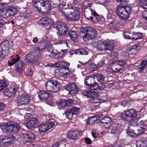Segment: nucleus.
I'll return each mask as SVG.
<instances>
[{"label": "nucleus", "instance_id": "0e129e2a", "mask_svg": "<svg viewBox=\"0 0 147 147\" xmlns=\"http://www.w3.org/2000/svg\"><path fill=\"white\" fill-rule=\"evenodd\" d=\"M77 51L78 49L71 50L69 51V53L71 55H72L74 54H78V52H77Z\"/></svg>", "mask_w": 147, "mask_h": 147}, {"label": "nucleus", "instance_id": "a19ab883", "mask_svg": "<svg viewBox=\"0 0 147 147\" xmlns=\"http://www.w3.org/2000/svg\"><path fill=\"white\" fill-rule=\"evenodd\" d=\"M69 119H71L74 115L70 109L65 111L64 114Z\"/></svg>", "mask_w": 147, "mask_h": 147}, {"label": "nucleus", "instance_id": "b1692460", "mask_svg": "<svg viewBox=\"0 0 147 147\" xmlns=\"http://www.w3.org/2000/svg\"><path fill=\"white\" fill-rule=\"evenodd\" d=\"M80 10L74 12V13H69L65 17L69 20L76 21L80 17Z\"/></svg>", "mask_w": 147, "mask_h": 147}, {"label": "nucleus", "instance_id": "f257e3e1", "mask_svg": "<svg viewBox=\"0 0 147 147\" xmlns=\"http://www.w3.org/2000/svg\"><path fill=\"white\" fill-rule=\"evenodd\" d=\"M32 3L39 12H41V9L43 8L42 12L45 14L49 13L51 10L50 0H32Z\"/></svg>", "mask_w": 147, "mask_h": 147}, {"label": "nucleus", "instance_id": "864d4df0", "mask_svg": "<svg viewBox=\"0 0 147 147\" xmlns=\"http://www.w3.org/2000/svg\"><path fill=\"white\" fill-rule=\"evenodd\" d=\"M70 109L72 111L74 115H77L79 113L80 111V109L79 108L76 107H73Z\"/></svg>", "mask_w": 147, "mask_h": 147}, {"label": "nucleus", "instance_id": "8fccbe9b", "mask_svg": "<svg viewBox=\"0 0 147 147\" xmlns=\"http://www.w3.org/2000/svg\"><path fill=\"white\" fill-rule=\"evenodd\" d=\"M139 5L142 8L147 9V0H140L139 2Z\"/></svg>", "mask_w": 147, "mask_h": 147}, {"label": "nucleus", "instance_id": "bf43d9fd", "mask_svg": "<svg viewBox=\"0 0 147 147\" xmlns=\"http://www.w3.org/2000/svg\"><path fill=\"white\" fill-rule=\"evenodd\" d=\"M97 64L98 67H101L105 64V61L104 59L101 60Z\"/></svg>", "mask_w": 147, "mask_h": 147}, {"label": "nucleus", "instance_id": "9d476101", "mask_svg": "<svg viewBox=\"0 0 147 147\" xmlns=\"http://www.w3.org/2000/svg\"><path fill=\"white\" fill-rule=\"evenodd\" d=\"M54 28L57 29V33L60 36L65 34L68 30V28L67 25L61 22H57L53 25Z\"/></svg>", "mask_w": 147, "mask_h": 147}, {"label": "nucleus", "instance_id": "680f3d73", "mask_svg": "<svg viewBox=\"0 0 147 147\" xmlns=\"http://www.w3.org/2000/svg\"><path fill=\"white\" fill-rule=\"evenodd\" d=\"M85 142L86 144L89 145L90 144L92 143L91 140L88 138H86L85 139Z\"/></svg>", "mask_w": 147, "mask_h": 147}, {"label": "nucleus", "instance_id": "423d86ee", "mask_svg": "<svg viewBox=\"0 0 147 147\" xmlns=\"http://www.w3.org/2000/svg\"><path fill=\"white\" fill-rule=\"evenodd\" d=\"M82 93L84 96L92 98L89 100V102L92 104L102 103L105 101L104 100L96 98L98 95V92L84 90L82 91Z\"/></svg>", "mask_w": 147, "mask_h": 147}, {"label": "nucleus", "instance_id": "f704fd0d", "mask_svg": "<svg viewBox=\"0 0 147 147\" xmlns=\"http://www.w3.org/2000/svg\"><path fill=\"white\" fill-rule=\"evenodd\" d=\"M94 79H96L98 82H104L106 77L102 74L98 73L93 74Z\"/></svg>", "mask_w": 147, "mask_h": 147}, {"label": "nucleus", "instance_id": "603ef678", "mask_svg": "<svg viewBox=\"0 0 147 147\" xmlns=\"http://www.w3.org/2000/svg\"><path fill=\"white\" fill-rule=\"evenodd\" d=\"M77 52H78V54L82 55H86L88 54L87 51L84 49H78Z\"/></svg>", "mask_w": 147, "mask_h": 147}, {"label": "nucleus", "instance_id": "473e14b6", "mask_svg": "<svg viewBox=\"0 0 147 147\" xmlns=\"http://www.w3.org/2000/svg\"><path fill=\"white\" fill-rule=\"evenodd\" d=\"M11 133L13 132L16 133L19 131L20 129V126L18 124L15 123L13 124H10V127Z\"/></svg>", "mask_w": 147, "mask_h": 147}, {"label": "nucleus", "instance_id": "4be33fe9", "mask_svg": "<svg viewBox=\"0 0 147 147\" xmlns=\"http://www.w3.org/2000/svg\"><path fill=\"white\" fill-rule=\"evenodd\" d=\"M54 125L53 122L40 124L38 126L39 131L41 133H45L53 127Z\"/></svg>", "mask_w": 147, "mask_h": 147}, {"label": "nucleus", "instance_id": "a18cd8bd", "mask_svg": "<svg viewBox=\"0 0 147 147\" xmlns=\"http://www.w3.org/2000/svg\"><path fill=\"white\" fill-rule=\"evenodd\" d=\"M34 59L32 53L29 54L26 56L25 61L26 62H31L35 61Z\"/></svg>", "mask_w": 147, "mask_h": 147}, {"label": "nucleus", "instance_id": "37998d69", "mask_svg": "<svg viewBox=\"0 0 147 147\" xmlns=\"http://www.w3.org/2000/svg\"><path fill=\"white\" fill-rule=\"evenodd\" d=\"M92 5V3L88 1H85L83 2L82 5L84 8L85 9H88L89 8L90 9V7Z\"/></svg>", "mask_w": 147, "mask_h": 147}, {"label": "nucleus", "instance_id": "69168bd1", "mask_svg": "<svg viewBox=\"0 0 147 147\" xmlns=\"http://www.w3.org/2000/svg\"><path fill=\"white\" fill-rule=\"evenodd\" d=\"M65 100L67 103V106L70 105L71 104L73 103V101L71 100Z\"/></svg>", "mask_w": 147, "mask_h": 147}, {"label": "nucleus", "instance_id": "c85d7f7f", "mask_svg": "<svg viewBox=\"0 0 147 147\" xmlns=\"http://www.w3.org/2000/svg\"><path fill=\"white\" fill-rule=\"evenodd\" d=\"M109 29L119 30L122 27V25L119 22L111 23L107 26Z\"/></svg>", "mask_w": 147, "mask_h": 147}, {"label": "nucleus", "instance_id": "0eeeda50", "mask_svg": "<svg viewBox=\"0 0 147 147\" xmlns=\"http://www.w3.org/2000/svg\"><path fill=\"white\" fill-rule=\"evenodd\" d=\"M84 13V16L87 20H90L92 22H98L99 20V15L94 10L89 8L88 9H85Z\"/></svg>", "mask_w": 147, "mask_h": 147}, {"label": "nucleus", "instance_id": "72a5a7b5", "mask_svg": "<svg viewBox=\"0 0 147 147\" xmlns=\"http://www.w3.org/2000/svg\"><path fill=\"white\" fill-rule=\"evenodd\" d=\"M10 127V123H7L6 125L2 126L1 125V129L2 132L5 133L9 134L11 133V129Z\"/></svg>", "mask_w": 147, "mask_h": 147}, {"label": "nucleus", "instance_id": "f03ea898", "mask_svg": "<svg viewBox=\"0 0 147 147\" xmlns=\"http://www.w3.org/2000/svg\"><path fill=\"white\" fill-rule=\"evenodd\" d=\"M7 3H1V7L3 6L5 7L1 8V12L3 13L1 15V17L6 18L9 17L14 16L17 13V10L16 8L13 7H6Z\"/></svg>", "mask_w": 147, "mask_h": 147}, {"label": "nucleus", "instance_id": "dca6fc26", "mask_svg": "<svg viewBox=\"0 0 147 147\" xmlns=\"http://www.w3.org/2000/svg\"><path fill=\"white\" fill-rule=\"evenodd\" d=\"M22 142L24 144L27 142H31L35 138L33 133L31 132H26L24 131L22 132Z\"/></svg>", "mask_w": 147, "mask_h": 147}, {"label": "nucleus", "instance_id": "5701e85b", "mask_svg": "<svg viewBox=\"0 0 147 147\" xmlns=\"http://www.w3.org/2000/svg\"><path fill=\"white\" fill-rule=\"evenodd\" d=\"M54 65L57 67H59L65 69L67 71L64 73V74L68 75L69 73V71L68 69L69 66V63L67 62L59 61L58 62L55 63L54 64Z\"/></svg>", "mask_w": 147, "mask_h": 147}, {"label": "nucleus", "instance_id": "58836bf2", "mask_svg": "<svg viewBox=\"0 0 147 147\" xmlns=\"http://www.w3.org/2000/svg\"><path fill=\"white\" fill-rule=\"evenodd\" d=\"M105 51L110 50L112 51L114 49L113 43L111 42H105Z\"/></svg>", "mask_w": 147, "mask_h": 147}, {"label": "nucleus", "instance_id": "7c9ffc66", "mask_svg": "<svg viewBox=\"0 0 147 147\" xmlns=\"http://www.w3.org/2000/svg\"><path fill=\"white\" fill-rule=\"evenodd\" d=\"M41 24L44 27L50 25L53 23V20L46 17L42 18L41 20Z\"/></svg>", "mask_w": 147, "mask_h": 147}, {"label": "nucleus", "instance_id": "393cba45", "mask_svg": "<svg viewBox=\"0 0 147 147\" xmlns=\"http://www.w3.org/2000/svg\"><path fill=\"white\" fill-rule=\"evenodd\" d=\"M38 97L41 100H44L47 99H50L52 98L51 94L45 91H40L38 93Z\"/></svg>", "mask_w": 147, "mask_h": 147}, {"label": "nucleus", "instance_id": "2f4dec72", "mask_svg": "<svg viewBox=\"0 0 147 147\" xmlns=\"http://www.w3.org/2000/svg\"><path fill=\"white\" fill-rule=\"evenodd\" d=\"M95 47L98 49L100 50H105V42L101 41L95 42L94 43Z\"/></svg>", "mask_w": 147, "mask_h": 147}, {"label": "nucleus", "instance_id": "de8ad7c7", "mask_svg": "<svg viewBox=\"0 0 147 147\" xmlns=\"http://www.w3.org/2000/svg\"><path fill=\"white\" fill-rule=\"evenodd\" d=\"M29 120L32 123V124L35 127H36L37 125L39 123V122L37 119L36 118L31 117L29 119Z\"/></svg>", "mask_w": 147, "mask_h": 147}, {"label": "nucleus", "instance_id": "6ab92c4d", "mask_svg": "<svg viewBox=\"0 0 147 147\" xmlns=\"http://www.w3.org/2000/svg\"><path fill=\"white\" fill-rule=\"evenodd\" d=\"M47 53L48 55L50 57L55 59H58L59 56V55L57 53V50L54 49L53 45L51 44L48 46Z\"/></svg>", "mask_w": 147, "mask_h": 147}, {"label": "nucleus", "instance_id": "3c124183", "mask_svg": "<svg viewBox=\"0 0 147 147\" xmlns=\"http://www.w3.org/2000/svg\"><path fill=\"white\" fill-rule=\"evenodd\" d=\"M132 33L130 32H124L123 33V36L125 39H131Z\"/></svg>", "mask_w": 147, "mask_h": 147}, {"label": "nucleus", "instance_id": "e2e57ef3", "mask_svg": "<svg viewBox=\"0 0 147 147\" xmlns=\"http://www.w3.org/2000/svg\"><path fill=\"white\" fill-rule=\"evenodd\" d=\"M143 18H144L146 20H147V11H144L142 15Z\"/></svg>", "mask_w": 147, "mask_h": 147}, {"label": "nucleus", "instance_id": "20e7f679", "mask_svg": "<svg viewBox=\"0 0 147 147\" xmlns=\"http://www.w3.org/2000/svg\"><path fill=\"white\" fill-rule=\"evenodd\" d=\"M131 12V9L130 6L119 5L116 8L117 15L120 18L123 20L128 19Z\"/></svg>", "mask_w": 147, "mask_h": 147}, {"label": "nucleus", "instance_id": "ddd939ff", "mask_svg": "<svg viewBox=\"0 0 147 147\" xmlns=\"http://www.w3.org/2000/svg\"><path fill=\"white\" fill-rule=\"evenodd\" d=\"M31 99L30 96L25 94L17 97L15 101L18 106L26 105L29 104Z\"/></svg>", "mask_w": 147, "mask_h": 147}, {"label": "nucleus", "instance_id": "4468645a", "mask_svg": "<svg viewBox=\"0 0 147 147\" xmlns=\"http://www.w3.org/2000/svg\"><path fill=\"white\" fill-rule=\"evenodd\" d=\"M138 112L133 109H129L123 114L122 117L126 121H129L133 119L136 118L137 116Z\"/></svg>", "mask_w": 147, "mask_h": 147}, {"label": "nucleus", "instance_id": "f8f14e48", "mask_svg": "<svg viewBox=\"0 0 147 147\" xmlns=\"http://www.w3.org/2000/svg\"><path fill=\"white\" fill-rule=\"evenodd\" d=\"M130 123L128 128L126 130L127 133L128 134L129 131L131 132L136 127L144 125V121L142 120H140V118L137 117L133 119L131 121H129Z\"/></svg>", "mask_w": 147, "mask_h": 147}, {"label": "nucleus", "instance_id": "a211bd4d", "mask_svg": "<svg viewBox=\"0 0 147 147\" xmlns=\"http://www.w3.org/2000/svg\"><path fill=\"white\" fill-rule=\"evenodd\" d=\"M67 8H63L65 9L64 11L62 10L61 11L62 14L64 16L69 13H74V12L80 10L79 8L77 7L73 6L71 5L67 4Z\"/></svg>", "mask_w": 147, "mask_h": 147}, {"label": "nucleus", "instance_id": "cd10ccee", "mask_svg": "<svg viewBox=\"0 0 147 147\" xmlns=\"http://www.w3.org/2000/svg\"><path fill=\"white\" fill-rule=\"evenodd\" d=\"M79 134V133L77 130L69 131L67 134V138L70 139L75 140L77 138Z\"/></svg>", "mask_w": 147, "mask_h": 147}, {"label": "nucleus", "instance_id": "bb28decb", "mask_svg": "<svg viewBox=\"0 0 147 147\" xmlns=\"http://www.w3.org/2000/svg\"><path fill=\"white\" fill-rule=\"evenodd\" d=\"M50 45V42L41 40L38 42V50L39 51L44 49L45 48Z\"/></svg>", "mask_w": 147, "mask_h": 147}, {"label": "nucleus", "instance_id": "e433bc0d", "mask_svg": "<svg viewBox=\"0 0 147 147\" xmlns=\"http://www.w3.org/2000/svg\"><path fill=\"white\" fill-rule=\"evenodd\" d=\"M147 65V60H144L142 61L138 67L139 73H142L144 69L146 67Z\"/></svg>", "mask_w": 147, "mask_h": 147}, {"label": "nucleus", "instance_id": "49530a36", "mask_svg": "<svg viewBox=\"0 0 147 147\" xmlns=\"http://www.w3.org/2000/svg\"><path fill=\"white\" fill-rule=\"evenodd\" d=\"M57 105L59 107H65L67 106L66 100H60L57 102Z\"/></svg>", "mask_w": 147, "mask_h": 147}, {"label": "nucleus", "instance_id": "c756f323", "mask_svg": "<svg viewBox=\"0 0 147 147\" xmlns=\"http://www.w3.org/2000/svg\"><path fill=\"white\" fill-rule=\"evenodd\" d=\"M110 132L113 136H118L120 134L121 131L116 126H112L110 127Z\"/></svg>", "mask_w": 147, "mask_h": 147}, {"label": "nucleus", "instance_id": "6e6552de", "mask_svg": "<svg viewBox=\"0 0 147 147\" xmlns=\"http://www.w3.org/2000/svg\"><path fill=\"white\" fill-rule=\"evenodd\" d=\"M46 87L48 91L56 92L61 89V85L59 82L51 80L46 82Z\"/></svg>", "mask_w": 147, "mask_h": 147}, {"label": "nucleus", "instance_id": "09e8293b", "mask_svg": "<svg viewBox=\"0 0 147 147\" xmlns=\"http://www.w3.org/2000/svg\"><path fill=\"white\" fill-rule=\"evenodd\" d=\"M32 123L31 122V121L28 120H27L26 122L24 123V125H25L28 129H30L33 127H34Z\"/></svg>", "mask_w": 147, "mask_h": 147}, {"label": "nucleus", "instance_id": "4c0bfd02", "mask_svg": "<svg viewBox=\"0 0 147 147\" xmlns=\"http://www.w3.org/2000/svg\"><path fill=\"white\" fill-rule=\"evenodd\" d=\"M34 61H38L41 59V57L40 51L38 50L34 51L32 53Z\"/></svg>", "mask_w": 147, "mask_h": 147}, {"label": "nucleus", "instance_id": "774afa93", "mask_svg": "<svg viewBox=\"0 0 147 147\" xmlns=\"http://www.w3.org/2000/svg\"><path fill=\"white\" fill-rule=\"evenodd\" d=\"M5 105L3 103H1V110H3L5 109Z\"/></svg>", "mask_w": 147, "mask_h": 147}, {"label": "nucleus", "instance_id": "39448f33", "mask_svg": "<svg viewBox=\"0 0 147 147\" xmlns=\"http://www.w3.org/2000/svg\"><path fill=\"white\" fill-rule=\"evenodd\" d=\"M94 77L93 74L89 76L86 77L84 80L85 84L88 87V89L91 90L97 89H102L104 88V84L101 83L97 85L96 82H94Z\"/></svg>", "mask_w": 147, "mask_h": 147}, {"label": "nucleus", "instance_id": "7ed1b4c3", "mask_svg": "<svg viewBox=\"0 0 147 147\" xmlns=\"http://www.w3.org/2000/svg\"><path fill=\"white\" fill-rule=\"evenodd\" d=\"M81 32L82 34V33L84 34L83 39L85 41L92 40L94 39L97 36L96 30L93 28L90 27L82 28Z\"/></svg>", "mask_w": 147, "mask_h": 147}, {"label": "nucleus", "instance_id": "ea45409f", "mask_svg": "<svg viewBox=\"0 0 147 147\" xmlns=\"http://www.w3.org/2000/svg\"><path fill=\"white\" fill-rule=\"evenodd\" d=\"M136 147H147V140H144L138 141L136 143Z\"/></svg>", "mask_w": 147, "mask_h": 147}, {"label": "nucleus", "instance_id": "2eb2a0df", "mask_svg": "<svg viewBox=\"0 0 147 147\" xmlns=\"http://www.w3.org/2000/svg\"><path fill=\"white\" fill-rule=\"evenodd\" d=\"M19 86L17 85L16 84L13 87L7 88L2 90L1 93L5 96L11 97L13 96L16 92L18 89Z\"/></svg>", "mask_w": 147, "mask_h": 147}, {"label": "nucleus", "instance_id": "052dcab7", "mask_svg": "<svg viewBox=\"0 0 147 147\" xmlns=\"http://www.w3.org/2000/svg\"><path fill=\"white\" fill-rule=\"evenodd\" d=\"M59 44L63 45L67 47V44L66 41L65 40H61L59 41Z\"/></svg>", "mask_w": 147, "mask_h": 147}, {"label": "nucleus", "instance_id": "aec40b11", "mask_svg": "<svg viewBox=\"0 0 147 147\" xmlns=\"http://www.w3.org/2000/svg\"><path fill=\"white\" fill-rule=\"evenodd\" d=\"M144 128L142 126L136 127L132 131L129 132L128 134L130 136L133 137H136L138 135L142 134L144 132Z\"/></svg>", "mask_w": 147, "mask_h": 147}, {"label": "nucleus", "instance_id": "5fc2aeb1", "mask_svg": "<svg viewBox=\"0 0 147 147\" xmlns=\"http://www.w3.org/2000/svg\"><path fill=\"white\" fill-rule=\"evenodd\" d=\"M6 140L7 141V142H4L3 143V145L5 146H8L11 144V137L10 136H8Z\"/></svg>", "mask_w": 147, "mask_h": 147}, {"label": "nucleus", "instance_id": "338daca9", "mask_svg": "<svg viewBox=\"0 0 147 147\" xmlns=\"http://www.w3.org/2000/svg\"><path fill=\"white\" fill-rule=\"evenodd\" d=\"M109 0H99L98 2L100 4H102L107 3L109 1Z\"/></svg>", "mask_w": 147, "mask_h": 147}, {"label": "nucleus", "instance_id": "13d9d810", "mask_svg": "<svg viewBox=\"0 0 147 147\" xmlns=\"http://www.w3.org/2000/svg\"><path fill=\"white\" fill-rule=\"evenodd\" d=\"M98 64L97 65H96L94 63H92L91 65L90 69L92 71H95V70L98 67Z\"/></svg>", "mask_w": 147, "mask_h": 147}, {"label": "nucleus", "instance_id": "6e6d98bb", "mask_svg": "<svg viewBox=\"0 0 147 147\" xmlns=\"http://www.w3.org/2000/svg\"><path fill=\"white\" fill-rule=\"evenodd\" d=\"M118 54L116 52H113L111 53L110 54V57L111 59H114L117 57Z\"/></svg>", "mask_w": 147, "mask_h": 147}, {"label": "nucleus", "instance_id": "f3484780", "mask_svg": "<svg viewBox=\"0 0 147 147\" xmlns=\"http://www.w3.org/2000/svg\"><path fill=\"white\" fill-rule=\"evenodd\" d=\"M1 47L2 49V51L1 52V58L3 59L8 54V50L9 47V41L6 40L3 42L1 44Z\"/></svg>", "mask_w": 147, "mask_h": 147}, {"label": "nucleus", "instance_id": "c9c22d12", "mask_svg": "<svg viewBox=\"0 0 147 147\" xmlns=\"http://www.w3.org/2000/svg\"><path fill=\"white\" fill-rule=\"evenodd\" d=\"M68 36L73 41H75L79 36L78 34L76 31L71 30L68 33Z\"/></svg>", "mask_w": 147, "mask_h": 147}, {"label": "nucleus", "instance_id": "9b49d317", "mask_svg": "<svg viewBox=\"0 0 147 147\" xmlns=\"http://www.w3.org/2000/svg\"><path fill=\"white\" fill-rule=\"evenodd\" d=\"M125 64V62L123 60L116 61L109 65L107 68L108 69H111L114 72H117L123 69Z\"/></svg>", "mask_w": 147, "mask_h": 147}, {"label": "nucleus", "instance_id": "4d7b16f0", "mask_svg": "<svg viewBox=\"0 0 147 147\" xmlns=\"http://www.w3.org/2000/svg\"><path fill=\"white\" fill-rule=\"evenodd\" d=\"M113 147H123L121 143L119 141L116 142L113 145Z\"/></svg>", "mask_w": 147, "mask_h": 147}, {"label": "nucleus", "instance_id": "412c9836", "mask_svg": "<svg viewBox=\"0 0 147 147\" xmlns=\"http://www.w3.org/2000/svg\"><path fill=\"white\" fill-rule=\"evenodd\" d=\"M65 89L69 91V94H76L79 91V89L77 87L76 84L73 83L66 85L65 86Z\"/></svg>", "mask_w": 147, "mask_h": 147}, {"label": "nucleus", "instance_id": "1a4fd4ad", "mask_svg": "<svg viewBox=\"0 0 147 147\" xmlns=\"http://www.w3.org/2000/svg\"><path fill=\"white\" fill-rule=\"evenodd\" d=\"M12 57L11 62L8 61L9 65L11 66L14 64L16 63V70L18 74H21L22 72V67L24 65V63L22 61L20 60V57L18 55H16V56H13Z\"/></svg>", "mask_w": 147, "mask_h": 147}, {"label": "nucleus", "instance_id": "c03bdc74", "mask_svg": "<svg viewBox=\"0 0 147 147\" xmlns=\"http://www.w3.org/2000/svg\"><path fill=\"white\" fill-rule=\"evenodd\" d=\"M8 86V83L4 79L1 80V92L2 90L7 88Z\"/></svg>", "mask_w": 147, "mask_h": 147}, {"label": "nucleus", "instance_id": "79ce46f5", "mask_svg": "<svg viewBox=\"0 0 147 147\" xmlns=\"http://www.w3.org/2000/svg\"><path fill=\"white\" fill-rule=\"evenodd\" d=\"M131 37V39L136 40L142 39L143 37L142 34L140 33H132Z\"/></svg>", "mask_w": 147, "mask_h": 147}, {"label": "nucleus", "instance_id": "a878e982", "mask_svg": "<svg viewBox=\"0 0 147 147\" xmlns=\"http://www.w3.org/2000/svg\"><path fill=\"white\" fill-rule=\"evenodd\" d=\"M111 122H112L111 119L107 117H105L101 119L99 123H102L103 126L106 128L111 125Z\"/></svg>", "mask_w": 147, "mask_h": 147}]
</instances>
